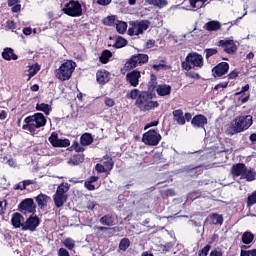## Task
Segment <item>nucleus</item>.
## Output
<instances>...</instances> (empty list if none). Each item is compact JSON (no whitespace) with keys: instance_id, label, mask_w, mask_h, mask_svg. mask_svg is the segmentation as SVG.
<instances>
[{"instance_id":"nucleus-1","label":"nucleus","mask_w":256,"mask_h":256,"mask_svg":"<svg viewBox=\"0 0 256 256\" xmlns=\"http://www.w3.org/2000/svg\"><path fill=\"white\" fill-rule=\"evenodd\" d=\"M253 125V116L252 115H245L235 118L234 122H232L227 130L226 133L228 135H235L236 133H243V131H247L249 127Z\"/></svg>"},{"instance_id":"nucleus-2","label":"nucleus","mask_w":256,"mask_h":256,"mask_svg":"<svg viewBox=\"0 0 256 256\" xmlns=\"http://www.w3.org/2000/svg\"><path fill=\"white\" fill-rule=\"evenodd\" d=\"M24 124L22 126V129L25 131H29V133H35L37 129H40V127H45L47 125V118H45V115L42 113H36L32 116H28L24 120Z\"/></svg>"},{"instance_id":"nucleus-3","label":"nucleus","mask_w":256,"mask_h":256,"mask_svg":"<svg viewBox=\"0 0 256 256\" xmlns=\"http://www.w3.org/2000/svg\"><path fill=\"white\" fill-rule=\"evenodd\" d=\"M231 175L235 179L241 177V179H246V181H255L256 173L253 168H248L243 163L234 164L231 167Z\"/></svg>"},{"instance_id":"nucleus-4","label":"nucleus","mask_w":256,"mask_h":256,"mask_svg":"<svg viewBox=\"0 0 256 256\" xmlns=\"http://www.w3.org/2000/svg\"><path fill=\"white\" fill-rule=\"evenodd\" d=\"M135 105L140 109V111H151V109L159 107V102L151 100L149 92H141Z\"/></svg>"},{"instance_id":"nucleus-5","label":"nucleus","mask_w":256,"mask_h":256,"mask_svg":"<svg viewBox=\"0 0 256 256\" xmlns=\"http://www.w3.org/2000/svg\"><path fill=\"white\" fill-rule=\"evenodd\" d=\"M196 67L198 69L203 67V56L196 52L189 53L185 61L182 62V68L185 69V71H191V69H195Z\"/></svg>"},{"instance_id":"nucleus-6","label":"nucleus","mask_w":256,"mask_h":256,"mask_svg":"<svg viewBox=\"0 0 256 256\" xmlns=\"http://www.w3.org/2000/svg\"><path fill=\"white\" fill-rule=\"evenodd\" d=\"M75 67H77V64L72 60L64 62L59 69L56 70L57 79L60 81H67L68 79H71V75H73Z\"/></svg>"},{"instance_id":"nucleus-7","label":"nucleus","mask_w":256,"mask_h":256,"mask_svg":"<svg viewBox=\"0 0 256 256\" xmlns=\"http://www.w3.org/2000/svg\"><path fill=\"white\" fill-rule=\"evenodd\" d=\"M129 29H128V35L133 37V35L139 36L143 35L147 29H149V25H151V22L149 20H135L129 22Z\"/></svg>"},{"instance_id":"nucleus-8","label":"nucleus","mask_w":256,"mask_h":256,"mask_svg":"<svg viewBox=\"0 0 256 256\" xmlns=\"http://www.w3.org/2000/svg\"><path fill=\"white\" fill-rule=\"evenodd\" d=\"M62 11L69 17H81V15H83V7L81 6V3L75 0H71L65 4Z\"/></svg>"},{"instance_id":"nucleus-9","label":"nucleus","mask_w":256,"mask_h":256,"mask_svg":"<svg viewBox=\"0 0 256 256\" xmlns=\"http://www.w3.org/2000/svg\"><path fill=\"white\" fill-rule=\"evenodd\" d=\"M149 61V56L147 54H135L133 55L125 64L126 69H135L137 65H142Z\"/></svg>"},{"instance_id":"nucleus-10","label":"nucleus","mask_w":256,"mask_h":256,"mask_svg":"<svg viewBox=\"0 0 256 256\" xmlns=\"http://www.w3.org/2000/svg\"><path fill=\"white\" fill-rule=\"evenodd\" d=\"M142 141L145 145H159V142L161 141V134L157 133V131L153 129L149 130L143 135Z\"/></svg>"},{"instance_id":"nucleus-11","label":"nucleus","mask_w":256,"mask_h":256,"mask_svg":"<svg viewBox=\"0 0 256 256\" xmlns=\"http://www.w3.org/2000/svg\"><path fill=\"white\" fill-rule=\"evenodd\" d=\"M48 141L53 147H69V145H71L69 139H59V135L55 132L51 134Z\"/></svg>"},{"instance_id":"nucleus-12","label":"nucleus","mask_w":256,"mask_h":256,"mask_svg":"<svg viewBox=\"0 0 256 256\" xmlns=\"http://www.w3.org/2000/svg\"><path fill=\"white\" fill-rule=\"evenodd\" d=\"M39 227V217L30 216L22 226V231H35Z\"/></svg>"},{"instance_id":"nucleus-13","label":"nucleus","mask_w":256,"mask_h":256,"mask_svg":"<svg viewBox=\"0 0 256 256\" xmlns=\"http://www.w3.org/2000/svg\"><path fill=\"white\" fill-rule=\"evenodd\" d=\"M219 47L223 48V51L228 54H233L237 52V45H235V42L233 40H220L218 42Z\"/></svg>"},{"instance_id":"nucleus-14","label":"nucleus","mask_w":256,"mask_h":256,"mask_svg":"<svg viewBox=\"0 0 256 256\" xmlns=\"http://www.w3.org/2000/svg\"><path fill=\"white\" fill-rule=\"evenodd\" d=\"M19 209L21 213H35V202L31 198L25 199L19 204Z\"/></svg>"},{"instance_id":"nucleus-15","label":"nucleus","mask_w":256,"mask_h":256,"mask_svg":"<svg viewBox=\"0 0 256 256\" xmlns=\"http://www.w3.org/2000/svg\"><path fill=\"white\" fill-rule=\"evenodd\" d=\"M191 125L196 129H203L205 131V125H207V117L202 114H198L192 118Z\"/></svg>"},{"instance_id":"nucleus-16","label":"nucleus","mask_w":256,"mask_h":256,"mask_svg":"<svg viewBox=\"0 0 256 256\" xmlns=\"http://www.w3.org/2000/svg\"><path fill=\"white\" fill-rule=\"evenodd\" d=\"M229 71V63L221 62L212 69L214 77H223Z\"/></svg>"},{"instance_id":"nucleus-17","label":"nucleus","mask_w":256,"mask_h":256,"mask_svg":"<svg viewBox=\"0 0 256 256\" xmlns=\"http://www.w3.org/2000/svg\"><path fill=\"white\" fill-rule=\"evenodd\" d=\"M126 79L132 87H137L139 85V79H141V72L134 70L126 75Z\"/></svg>"},{"instance_id":"nucleus-18","label":"nucleus","mask_w":256,"mask_h":256,"mask_svg":"<svg viewBox=\"0 0 256 256\" xmlns=\"http://www.w3.org/2000/svg\"><path fill=\"white\" fill-rule=\"evenodd\" d=\"M11 223L15 229H20V227L23 228V225H25V218L23 215L16 212L12 214Z\"/></svg>"},{"instance_id":"nucleus-19","label":"nucleus","mask_w":256,"mask_h":256,"mask_svg":"<svg viewBox=\"0 0 256 256\" xmlns=\"http://www.w3.org/2000/svg\"><path fill=\"white\" fill-rule=\"evenodd\" d=\"M67 199H69L68 195H62L57 192L53 195L54 205L57 209H61L67 203Z\"/></svg>"},{"instance_id":"nucleus-20","label":"nucleus","mask_w":256,"mask_h":256,"mask_svg":"<svg viewBox=\"0 0 256 256\" xmlns=\"http://www.w3.org/2000/svg\"><path fill=\"white\" fill-rule=\"evenodd\" d=\"M156 93L160 97H167V95H171V86L167 84H160L156 87Z\"/></svg>"},{"instance_id":"nucleus-21","label":"nucleus","mask_w":256,"mask_h":256,"mask_svg":"<svg viewBox=\"0 0 256 256\" xmlns=\"http://www.w3.org/2000/svg\"><path fill=\"white\" fill-rule=\"evenodd\" d=\"M2 57L5 61H17L19 59L12 48H5L2 52Z\"/></svg>"},{"instance_id":"nucleus-22","label":"nucleus","mask_w":256,"mask_h":256,"mask_svg":"<svg viewBox=\"0 0 256 256\" xmlns=\"http://www.w3.org/2000/svg\"><path fill=\"white\" fill-rule=\"evenodd\" d=\"M35 199L40 209H44V207H47V203L51 201V197L47 196L46 194H40Z\"/></svg>"},{"instance_id":"nucleus-23","label":"nucleus","mask_w":256,"mask_h":256,"mask_svg":"<svg viewBox=\"0 0 256 256\" xmlns=\"http://www.w3.org/2000/svg\"><path fill=\"white\" fill-rule=\"evenodd\" d=\"M96 79L100 85H105L109 81V72L100 70L96 73Z\"/></svg>"},{"instance_id":"nucleus-24","label":"nucleus","mask_w":256,"mask_h":256,"mask_svg":"<svg viewBox=\"0 0 256 256\" xmlns=\"http://www.w3.org/2000/svg\"><path fill=\"white\" fill-rule=\"evenodd\" d=\"M204 29H206V31H219V29H221V22L217 20H212L210 22H207L204 25Z\"/></svg>"},{"instance_id":"nucleus-25","label":"nucleus","mask_w":256,"mask_h":256,"mask_svg":"<svg viewBox=\"0 0 256 256\" xmlns=\"http://www.w3.org/2000/svg\"><path fill=\"white\" fill-rule=\"evenodd\" d=\"M172 115L174 117V121H176L178 125H185V116H183V110L181 109L174 110L172 112Z\"/></svg>"},{"instance_id":"nucleus-26","label":"nucleus","mask_w":256,"mask_h":256,"mask_svg":"<svg viewBox=\"0 0 256 256\" xmlns=\"http://www.w3.org/2000/svg\"><path fill=\"white\" fill-rule=\"evenodd\" d=\"M113 159L109 157L108 155L104 156L102 159V166H104V169H106V172H109L113 169Z\"/></svg>"},{"instance_id":"nucleus-27","label":"nucleus","mask_w":256,"mask_h":256,"mask_svg":"<svg viewBox=\"0 0 256 256\" xmlns=\"http://www.w3.org/2000/svg\"><path fill=\"white\" fill-rule=\"evenodd\" d=\"M83 161H85V157L82 154H77L69 159L68 164L74 167L75 165L83 163Z\"/></svg>"},{"instance_id":"nucleus-28","label":"nucleus","mask_w":256,"mask_h":256,"mask_svg":"<svg viewBox=\"0 0 256 256\" xmlns=\"http://www.w3.org/2000/svg\"><path fill=\"white\" fill-rule=\"evenodd\" d=\"M253 239H255V235L251 232H244L242 235V243H244V245H251Z\"/></svg>"},{"instance_id":"nucleus-29","label":"nucleus","mask_w":256,"mask_h":256,"mask_svg":"<svg viewBox=\"0 0 256 256\" xmlns=\"http://www.w3.org/2000/svg\"><path fill=\"white\" fill-rule=\"evenodd\" d=\"M148 5H154V7H158L159 9H163V7H167V0H146Z\"/></svg>"},{"instance_id":"nucleus-30","label":"nucleus","mask_w":256,"mask_h":256,"mask_svg":"<svg viewBox=\"0 0 256 256\" xmlns=\"http://www.w3.org/2000/svg\"><path fill=\"white\" fill-rule=\"evenodd\" d=\"M101 225H106V227H113V217L111 215H105L102 218H100Z\"/></svg>"},{"instance_id":"nucleus-31","label":"nucleus","mask_w":256,"mask_h":256,"mask_svg":"<svg viewBox=\"0 0 256 256\" xmlns=\"http://www.w3.org/2000/svg\"><path fill=\"white\" fill-rule=\"evenodd\" d=\"M71 185L69 183H62L57 187L56 193L60 195H67V192L69 191Z\"/></svg>"},{"instance_id":"nucleus-32","label":"nucleus","mask_w":256,"mask_h":256,"mask_svg":"<svg viewBox=\"0 0 256 256\" xmlns=\"http://www.w3.org/2000/svg\"><path fill=\"white\" fill-rule=\"evenodd\" d=\"M37 111H42L45 115H49L51 113V106L49 104L41 103L36 105Z\"/></svg>"},{"instance_id":"nucleus-33","label":"nucleus","mask_w":256,"mask_h":256,"mask_svg":"<svg viewBox=\"0 0 256 256\" xmlns=\"http://www.w3.org/2000/svg\"><path fill=\"white\" fill-rule=\"evenodd\" d=\"M80 143L83 146L91 145V143H93V137L91 136V134H83L80 138Z\"/></svg>"},{"instance_id":"nucleus-34","label":"nucleus","mask_w":256,"mask_h":256,"mask_svg":"<svg viewBox=\"0 0 256 256\" xmlns=\"http://www.w3.org/2000/svg\"><path fill=\"white\" fill-rule=\"evenodd\" d=\"M115 25H116V31L118 33H120V35H123V33H125V31H127V24H126V22L117 20Z\"/></svg>"},{"instance_id":"nucleus-35","label":"nucleus","mask_w":256,"mask_h":256,"mask_svg":"<svg viewBox=\"0 0 256 256\" xmlns=\"http://www.w3.org/2000/svg\"><path fill=\"white\" fill-rule=\"evenodd\" d=\"M111 57H113V53H111V51L109 50H104L100 56V61L102 63H109V59H111Z\"/></svg>"},{"instance_id":"nucleus-36","label":"nucleus","mask_w":256,"mask_h":256,"mask_svg":"<svg viewBox=\"0 0 256 256\" xmlns=\"http://www.w3.org/2000/svg\"><path fill=\"white\" fill-rule=\"evenodd\" d=\"M212 225H223V216L219 214H212L210 216Z\"/></svg>"},{"instance_id":"nucleus-37","label":"nucleus","mask_w":256,"mask_h":256,"mask_svg":"<svg viewBox=\"0 0 256 256\" xmlns=\"http://www.w3.org/2000/svg\"><path fill=\"white\" fill-rule=\"evenodd\" d=\"M41 70V67L39 66V64H35L32 65L29 70H28V81L29 79H31V77H35V75H37V72Z\"/></svg>"},{"instance_id":"nucleus-38","label":"nucleus","mask_w":256,"mask_h":256,"mask_svg":"<svg viewBox=\"0 0 256 256\" xmlns=\"http://www.w3.org/2000/svg\"><path fill=\"white\" fill-rule=\"evenodd\" d=\"M129 245H131L129 238H123L119 243L120 251H127V249H129Z\"/></svg>"},{"instance_id":"nucleus-39","label":"nucleus","mask_w":256,"mask_h":256,"mask_svg":"<svg viewBox=\"0 0 256 256\" xmlns=\"http://www.w3.org/2000/svg\"><path fill=\"white\" fill-rule=\"evenodd\" d=\"M125 45H127V40L125 38L119 36L116 39V42L113 45V47H115L116 49H121V48L125 47Z\"/></svg>"},{"instance_id":"nucleus-40","label":"nucleus","mask_w":256,"mask_h":256,"mask_svg":"<svg viewBox=\"0 0 256 256\" xmlns=\"http://www.w3.org/2000/svg\"><path fill=\"white\" fill-rule=\"evenodd\" d=\"M141 95V91L138 89H133L130 92L126 94L127 99H139V96Z\"/></svg>"},{"instance_id":"nucleus-41","label":"nucleus","mask_w":256,"mask_h":256,"mask_svg":"<svg viewBox=\"0 0 256 256\" xmlns=\"http://www.w3.org/2000/svg\"><path fill=\"white\" fill-rule=\"evenodd\" d=\"M63 245L64 247H66V249H69L70 251H72V249H75V240L71 238H66L63 241Z\"/></svg>"},{"instance_id":"nucleus-42","label":"nucleus","mask_w":256,"mask_h":256,"mask_svg":"<svg viewBox=\"0 0 256 256\" xmlns=\"http://www.w3.org/2000/svg\"><path fill=\"white\" fill-rule=\"evenodd\" d=\"M256 204V190L248 196L247 198V207H253Z\"/></svg>"},{"instance_id":"nucleus-43","label":"nucleus","mask_w":256,"mask_h":256,"mask_svg":"<svg viewBox=\"0 0 256 256\" xmlns=\"http://www.w3.org/2000/svg\"><path fill=\"white\" fill-rule=\"evenodd\" d=\"M118 20L115 19V16H108L104 19V25H108L109 27L116 25Z\"/></svg>"},{"instance_id":"nucleus-44","label":"nucleus","mask_w":256,"mask_h":256,"mask_svg":"<svg viewBox=\"0 0 256 256\" xmlns=\"http://www.w3.org/2000/svg\"><path fill=\"white\" fill-rule=\"evenodd\" d=\"M148 87L149 89H152V90L155 89V87H157V76H155L154 74L150 76Z\"/></svg>"},{"instance_id":"nucleus-45","label":"nucleus","mask_w":256,"mask_h":256,"mask_svg":"<svg viewBox=\"0 0 256 256\" xmlns=\"http://www.w3.org/2000/svg\"><path fill=\"white\" fill-rule=\"evenodd\" d=\"M204 51L206 53V59H209V57H213V55H217V49L215 48H208Z\"/></svg>"},{"instance_id":"nucleus-46","label":"nucleus","mask_w":256,"mask_h":256,"mask_svg":"<svg viewBox=\"0 0 256 256\" xmlns=\"http://www.w3.org/2000/svg\"><path fill=\"white\" fill-rule=\"evenodd\" d=\"M211 249V245H206L202 250L199 251V256H207L209 254V251Z\"/></svg>"},{"instance_id":"nucleus-47","label":"nucleus","mask_w":256,"mask_h":256,"mask_svg":"<svg viewBox=\"0 0 256 256\" xmlns=\"http://www.w3.org/2000/svg\"><path fill=\"white\" fill-rule=\"evenodd\" d=\"M241 256H256V249L254 250H248V251H245V250H241Z\"/></svg>"},{"instance_id":"nucleus-48","label":"nucleus","mask_w":256,"mask_h":256,"mask_svg":"<svg viewBox=\"0 0 256 256\" xmlns=\"http://www.w3.org/2000/svg\"><path fill=\"white\" fill-rule=\"evenodd\" d=\"M104 103L106 107H113L115 105V100H113L112 98L106 97L104 99Z\"/></svg>"},{"instance_id":"nucleus-49","label":"nucleus","mask_w":256,"mask_h":256,"mask_svg":"<svg viewBox=\"0 0 256 256\" xmlns=\"http://www.w3.org/2000/svg\"><path fill=\"white\" fill-rule=\"evenodd\" d=\"M95 169L98 173H107V170L103 166V164H96Z\"/></svg>"},{"instance_id":"nucleus-50","label":"nucleus","mask_w":256,"mask_h":256,"mask_svg":"<svg viewBox=\"0 0 256 256\" xmlns=\"http://www.w3.org/2000/svg\"><path fill=\"white\" fill-rule=\"evenodd\" d=\"M84 185H85L86 189H88V191H95V185H93V183L87 181V182H85Z\"/></svg>"},{"instance_id":"nucleus-51","label":"nucleus","mask_w":256,"mask_h":256,"mask_svg":"<svg viewBox=\"0 0 256 256\" xmlns=\"http://www.w3.org/2000/svg\"><path fill=\"white\" fill-rule=\"evenodd\" d=\"M58 255L59 256H69V251H67L65 248H60L58 250Z\"/></svg>"},{"instance_id":"nucleus-52","label":"nucleus","mask_w":256,"mask_h":256,"mask_svg":"<svg viewBox=\"0 0 256 256\" xmlns=\"http://www.w3.org/2000/svg\"><path fill=\"white\" fill-rule=\"evenodd\" d=\"M25 189H27V187H29V185H35V180H24L22 181Z\"/></svg>"},{"instance_id":"nucleus-53","label":"nucleus","mask_w":256,"mask_h":256,"mask_svg":"<svg viewBox=\"0 0 256 256\" xmlns=\"http://www.w3.org/2000/svg\"><path fill=\"white\" fill-rule=\"evenodd\" d=\"M184 37H187L188 39H191V37L196 38L197 37V29H194L192 32L186 34Z\"/></svg>"},{"instance_id":"nucleus-54","label":"nucleus","mask_w":256,"mask_h":256,"mask_svg":"<svg viewBox=\"0 0 256 256\" xmlns=\"http://www.w3.org/2000/svg\"><path fill=\"white\" fill-rule=\"evenodd\" d=\"M87 209H89L90 211H93V209H95V207H97V204L95 203V202H91V201H89L88 203H87Z\"/></svg>"},{"instance_id":"nucleus-55","label":"nucleus","mask_w":256,"mask_h":256,"mask_svg":"<svg viewBox=\"0 0 256 256\" xmlns=\"http://www.w3.org/2000/svg\"><path fill=\"white\" fill-rule=\"evenodd\" d=\"M112 0H97L98 5H102L106 7V5H109Z\"/></svg>"},{"instance_id":"nucleus-56","label":"nucleus","mask_w":256,"mask_h":256,"mask_svg":"<svg viewBox=\"0 0 256 256\" xmlns=\"http://www.w3.org/2000/svg\"><path fill=\"white\" fill-rule=\"evenodd\" d=\"M159 125V121H152L146 124L145 129H149V127H157Z\"/></svg>"},{"instance_id":"nucleus-57","label":"nucleus","mask_w":256,"mask_h":256,"mask_svg":"<svg viewBox=\"0 0 256 256\" xmlns=\"http://www.w3.org/2000/svg\"><path fill=\"white\" fill-rule=\"evenodd\" d=\"M249 90V84H246L244 87H242L240 92H237L235 95H243V93L247 92Z\"/></svg>"},{"instance_id":"nucleus-58","label":"nucleus","mask_w":256,"mask_h":256,"mask_svg":"<svg viewBox=\"0 0 256 256\" xmlns=\"http://www.w3.org/2000/svg\"><path fill=\"white\" fill-rule=\"evenodd\" d=\"M19 11H21V4H15V5L12 7V12H13V13H19Z\"/></svg>"},{"instance_id":"nucleus-59","label":"nucleus","mask_w":256,"mask_h":256,"mask_svg":"<svg viewBox=\"0 0 256 256\" xmlns=\"http://www.w3.org/2000/svg\"><path fill=\"white\" fill-rule=\"evenodd\" d=\"M15 189L20 190V191H24V189H26V188H25V185L23 184V182H20L19 184H17L15 186Z\"/></svg>"},{"instance_id":"nucleus-60","label":"nucleus","mask_w":256,"mask_h":256,"mask_svg":"<svg viewBox=\"0 0 256 256\" xmlns=\"http://www.w3.org/2000/svg\"><path fill=\"white\" fill-rule=\"evenodd\" d=\"M210 256H223V252L214 250L210 253Z\"/></svg>"},{"instance_id":"nucleus-61","label":"nucleus","mask_w":256,"mask_h":256,"mask_svg":"<svg viewBox=\"0 0 256 256\" xmlns=\"http://www.w3.org/2000/svg\"><path fill=\"white\" fill-rule=\"evenodd\" d=\"M239 74L235 71H232L229 75H228V78L229 79H236V77H238Z\"/></svg>"},{"instance_id":"nucleus-62","label":"nucleus","mask_w":256,"mask_h":256,"mask_svg":"<svg viewBox=\"0 0 256 256\" xmlns=\"http://www.w3.org/2000/svg\"><path fill=\"white\" fill-rule=\"evenodd\" d=\"M187 76L190 77L191 79H195V77H199V74L195 72H188Z\"/></svg>"},{"instance_id":"nucleus-63","label":"nucleus","mask_w":256,"mask_h":256,"mask_svg":"<svg viewBox=\"0 0 256 256\" xmlns=\"http://www.w3.org/2000/svg\"><path fill=\"white\" fill-rule=\"evenodd\" d=\"M192 118H193V115H191V113H185L184 115L185 121H191Z\"/></svg>"},{"instance_id":"nucleus-64","label":"nucleus","mask_w":256,"mask_h":256,"mask_svg":"<svg viewBox=\"0 0 256 256\" xmlns=\"http://www.w3.org/2000/svg\"><path fill=\"white\" fill-rule=\"evenodd\" d=\"M23 33L24 35H31V28H24Z\"/></svg>"}]
</instances>
